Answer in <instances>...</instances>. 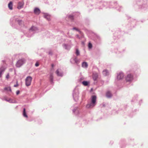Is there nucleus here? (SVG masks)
Masks as SVG:
<instances>
[{"label": "nucleus", "instance_id": "nucleus-20", "mask_svg": "<svg viewBox=\"0 0 148 148\" xmlns=\"http://www.w3.org/2000/svg\"><path fill=\"white\" fill-rule=\"evenodd\" d=\"M76 54L77 56H78L79 54V53L78 49H77L76 50Z\"/></svg>", "mask_w": 148, "mask_h": 148}, {"label": "nucleus", "instance_id": "nucleus-32", "mask_svg": "<svg viewBox=\"0 0 148 148\" xmlns=\"http://www.w3.org/2000/svg\"><path fill=\"white\" fill-rule=\"evenodd\" d=\"M82 43L83 44H82V45H84V42H82Z\"/></svg>", "mask_w": 148, "mask_h": 148}, {"label": "nucleus", "instance_id": "nucleus-2", "mask_svg": "<svg viewBox=\"0 0 148 148\" xmlns=\"http://www.w3.org/2000/svg\"><path fill=\"white\" fill-rule=\"evenodd\" d=\"M32 77L31 76L27 77L25 79V85L28 86H29L32 80Z\"/></svg>", "mask_w": 148, "mask_h": 148}, {"label": "nucleus", "instance_id": "nucleus-14", "mask_svg": "<svg viewBox=\"0 0 148 148\" xmlns=\"http://www.w3.org/2000/svg\"><path fill=\"white\" fill-rule=\"evenodd\" d=\"M98 75L97 74H93V79L94 80H95L97 79L98 78Z\"/></svg>", "mask_w": 148, "mask_h": 148}, {"label": "nucleus", "instance_id": "nucleus-10", "mask_svg": "<svg viewBox=\"0 0 148 148\" xmlns=\"http://www.w3.org/2000/svg\"><path fill=\"white\" fill-rule=\"evenodd\" d=\"M56 73L57 74V75L60 76H62L63 75V74L62 73H60L59 71V69H58L56 71Z\"/></svg>", "mask_w": 148, "mask_h": 148}, {"label": "nucleus", "instance_id": "nucleus-22", "mask_svg": "<svg viewBox=\"0 0 148 148\" xmlns=\"http://www.w3.org/2000/svg\"><path fill=\"white\" fill-rule=\"evenodd\" d=\"M73 30H75L76 31H78L79 32H80V31L78 30V29L75 27H74L73 28Z\"/></svg>", "mask_w": 148, "mask_h": 148}, {"label": "nucleus", "instance_id": "nucleus-8", "mask_svg": "<svg viewBox=\"0 0 148 148\" xmlns=\"http://www.w3.org/2000/svg\"><path fill=\"white\" fill-rule=\"evenodd\" d=\"M44 17L46 18L47 20H49L50 19V16L47 14L45 13L44 14Z\"/></svg>", "mask_w": 148, "mask_h": 148}, {"label": "nucleus", "instance_id": "nucleus-33", "mask_svg": "<svg viewBox=\"0 0 148 148\" xmlns=\"http://www.w3.org/2000/svg\"><path fill=\"white\" fill-rule=\"evenodd\" d=\"M77 37L78 38H79V36H78V35H77Z\"/></svg>", "mask_w": 148, "mask_h": 148}, {"label": "nucleus", "instance_id": "nucleus-31", "mask_svg": "<svg viewBox=\"0 0 148 148\" xmlns=\"http://www.w3.org/2000/svg\"><path fill=\"white\" fill-rule=\"evenodd\" d=\"M51 66L52 68L54 66V64H51Z\"/></svg>", "mask_w": 148, "mask_h": 148}, {"label": "nucleus", "instance_id": "nucleus-3", "mask_svg": "<svg viewBox=\"0 0 148 148\" xmlns=\"http://www.w3.org/2000/svg\"><path fill=\"white\" fill-rule=\"evenodd\" d=\"M125 79L127 82H131L133 79V76L131 74H128L127 75Z\"/></svg>", "mask_w": 148, "mask_h": 148}, {"label": "nucleus", "instance_id": "nucleus-30", "mask_svg": "<svg viewBox=\"0 0 148 148\" xmlns=\"http://www.w3.org/2000/svg\"><path fill=\"white\" fill-rule=\"evenodd\" d=\"M92 47H88L89 49H91L92 48Z\"/></svg>", "mask_w": 148, "mask_h": 148}, {"label": "nucleus", "instance_id": "nucleus-25", "mask_svg": "<svg viewBox=\"0 0 148 148\" xmlns=\"http://www.w3.org/2000/svg\"><path fill=\"white\" fill-rule=\"evenodd\" d=\"M39 65V63L37 62H36V63L35 64V66H38Z\"/></svg>", "mask_w": 148, "mask_h": 148}, {"label": "nucleus", "instance_id": "nucleus-5", "mask_svg": "<svg viewBox=\"0 0 148 148\" xmlns=\"http://www.w3.org/2000/svg\"><path fill=\"white\" fill-rule=\"evenodd\" d=\"M124 76L123 73L122 72H120L118 74L117 78V79L120 80L123 78Z\"/></svg>", "mask_w": 148, "mask_h": 148}, {"label": "nucleus", "instance_id": "nucleus-16", "mask_svg": "<svg viewBox=\"0 0 148 148\" xmlns=\"http://www.w3.org/2000/svg\"><path fill=\"white\" fill-rule=\"evenodd\" d=\"M4 90H7V91H11V89L10 87H5L4 88Z\"/></svg>", "mask_w": 148, "mask_h": 148}, {"label": "nucleus", "instance_id": "nucleus-27", "mask_svg": "<svg viewBox=\"0 0 148 148\" xmlns=\"http://www.w3.org/2000/svg\"><path fill=\"white\" fill-rule=\"evenodd\" d=\"M20 93V92L19 91H18L16 92V94L17 95H18Z\"/></svg>", "mask_w": 148, "mask_h": 148}, {"label": "nucleus", "instance_id": "nucleus-17", "mask_svg": "<svg viewBox=\"0 0 148 148\" xmlns=\"http://www.w3.org/2000/svg\"><path fill=\"white\" fill-rule=\"evenodd\" d=\"M4 69L2 68L0 69V77L1 76L2 73L4 71Z\"/></svg>", "mask_w": 148, "mask_h": 148}, {"label": "nucleus", "instance_id": "nucleus-24", "mask_svg": "<svg viewBox=\"0 0 148 148\" xmlns=\"http://www.w3.org/2000/svg\"><path fill=\"white\" fill-rule=\"evenodd\" d=\"M75 62L77 63L79 62V60H77L76 58H75Z\"/></svg>", "mask_w": 148, "mask_h": 148}, {"label": "nucleus", "instance_id": "nucleus-15", "mask_svg": "<svg viewBox=\"0 0 148 148\" xmlns=\"http://www.w3.org/2000/svg\"><path fill=\"white\" fill-rule=\"evenodd\" d=\"M23 115L24 117L27 118V115L26 113L25 109V108H24L23 109Z\"/></svg>", "mask_w": 148, "mask_h": 148}, {"label": "nucleus", "instance_id": "nucleus-34", "mask_svg": "<svg viewBox=\"0 0 148 148\" xmlns=\"http://www.w3.org/2000/svg\"><path fill=\"white\" fill-rule=\"evenodd\" d=\"M103 106H105L104 105H103Z\"/></svg>", "mask_w": 148, "mask_h": 148}, {"label": "nucleus", "instance_id": "nucleus-6", "mask_svg": "<svg viewBox=\"0 0 148 148\" xmlns=\"http://www.w3.org/2000/svg\"><path fill=\"white\" fill-rule=\"evenodd\" d=\"M24 3L23 2H19L18 3L17 8L18 9H20L23 7Z\"/></svg>", "mask_w": 148, "mask_h": 148}, {"label": "nucleus", "instance_id": "nucleus-1", "mask_svg": "<svg viewBox=\"0 0 148 148\" xmlns=\"http://www.w3.org/2000/svg\"><path fill=\"white\" fill-rule=\"evenodd\" d=\"M97 97L95 95H92L91 97V102L90 104L86 105L87 108H92L96 104Z\"/></svg>", "mask_w": 148, "mask_h": 148}, {"label": "nucleus", "instance_id": "nucleus-13", "mask_svg": "<svg viewBox=\"0 0 148 148\" xmlns=\"http://www.w3.org/2000/svg\"><path fill=\"white\" fill-rule=\"evenodd\" d=\"M88 65L86 62H84L82 63V66L83 67L87 68L88 67Z\"/></svg>", "mask_w": 148, "mask_h": 148}, {"label": "nucleus", "instance_id": "nucleus-26", "mask_svg": "<svg viewBox=\"0 0 148 148\" xmlns=\"http://www.w3.org/2000/svg\"><path fill=\"white\" fill-rule=\"evenodd\" d=\"M88 46H92V45L90 42H89L88 45Z\"/></svg>", "mask_w": 148, "mask_h": 148}, {"label": "nucleus", "instance_id": "nucleus-21", "mask_svg": "<svg viewBox=\"0 0 148 148\" xmlns=\"http://www.w3.org/2000/svg\"><path fill=\"white\" fill-rule=\"evenodd\" d=\"M69 18L71 19V20H73V17L72 15H70L69 16Z\"/></svg>", "mask_w": 148, "mask_h": 148}, {"label": "nucleus", "instance_id": "nucleus-18", "mask_svg": "<svg viewBox=\"0 0 148 148\" xmlns=\"http://www.w3.org/2000/svg\"><path fill=\"white\" fill-rule=\"evenodd\" d=\"M83 84L85 86H87L88 85V83L87 81H83L82 82Z\"/></svg>", "mask_w": 148, "mask_h": 148}, {"label": "nucleus", "instance_id": "nucleus-9", "mask_svg": "<svg viewBox=\"0 0 148 148\" xmlns=\"http://www.w3.org/2000/svg\"><path fill=\"white\" fill-rule=\"evenodd\" d=\"M106 95L108 98L111 97L112 95L110 91L107 92L106 93Z\"/></svg>", "mask_w": 148, "mask_h": 148}, {"label": "nucleus", "instance_id": "nucleus-7", "mask_svg": "<svg viewBox=\"0 0 148 148\" xmlns=\"http://www.w3.org/2000/svg\"><path fill=\"white\" fill-rule=\"evenodd\" d=\"M34 13L36 14H38L40 13V11L39 9L35 8L34 10Z\"/></svg>", "mask_w": 148, "mask_h": 148}, {"label": "nucleus", "instance_id": "nucleus-11", "mask_svg": "<svg viewBox=\"0 0 148 148\" xmlns=\"http://www.w3.org/2000/svg\"><path fill=\"white\" fill-rule=\"evenodd\" d=\"M8 7L10 10H12V3L11 1H10L8 4Z\"/></svg>", "mask_w": 148, "mask_h": 148}, {"label": "nucleus", "instance_id": "nucleus-23", "mask_svg": "<svg viewBox=\"0 0 148 148\" xmlns=\"http://www.w3.org/2000/svg\"><path fill=\"white\" fill-rule=\"evenodd\" d=\"M6 77L7 79H8L9 78V73L8 74L6 75Z\"/></svg>", "mask_w": 148, "mask_h": 148}, {"label": "nucleus", "instance_id": "nucleus-4", "mask_svg": "<svg viewBox=\"0 0 148 148\" xmlns=\"http://www.w3.org/2000/svg\"><path fill=\"white\" fill-rule=\"evenodd\" d=\"M25 60L24 59H21L19 60L17 62L16 66L17 67H20L24 63Z\"/></svg>", "mask_w": 148, "mask_h": 148}, {"label": "nucleus", "instance_id": "nucleus-19", "mask_svg": "<svg viewBox=\"0 0 148 148\" xmlns=\"http://www.w3.org/2000/svg\"><path fill=\"white\" fill-rule=\"evenodd\" d=\"M36 29V27H32L31 28L30 30L32 31H34Z\"/></svg>", "mask_w": 148, "mask_h": 148}, {"label": "nucleus", "instance_id": "nucleus-28", "mask_svg": "<svg viewBox=\"0 0 148 148\" xmlns=\"http://www.w3.org/2000/svg\"><path fill=\"white\" fill-rule=\"evenodd\" d=\"M18 86V85L17 84H16V85H14V87H17Z\"/></svg>", "mask_w": 148, "mask_h": 148}, {"label": "nucleus", "instance_id": "nucleus-12", "mask_svg": "<svg viewBox=\"0 0 148 148\" xmlns=\"http://www.w3.org/2000/svg\"><path fill=\"white\" fill-rule=\"evenodd\" d=\"M103 74L105 76H107L108 75L109 72L108 70H104L103 72Z\"/></svg>", "mask_w": 148, "mask_h": 148}, {"label": "nucleus", "instance_id": "nucleus-29", "mask_svg": "<svg viewBox=\"0 0 148 148\" xmlns=\"http://www.w3.org/2000/svg\"><path fill=\"white\" fill-rule=\"evenodd\" d=\"M50 77H51V79H52V78H53V77L52 75H51V76H50Z\"/></svg>", "mask_w": 148, "mask_h": 148}]
</instances>
